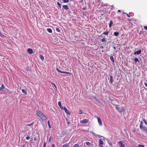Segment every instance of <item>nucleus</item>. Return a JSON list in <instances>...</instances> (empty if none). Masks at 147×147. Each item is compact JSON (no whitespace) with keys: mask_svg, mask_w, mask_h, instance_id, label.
Wrapping results in <instances>:
<instances>
[{"mask_svg":"<svg viewBox=\"0 0 147 147\" xmlns=\"http://www.w3.org/2000/svg\"><path fill=\"white\" fill-rule=\"evenodd\" d=\"M144 27L145 29L146 30H147V26H144Z\"/></svg>","mask_w":147,"mask_h":147,"instance_id":"nucleus-39","label":"nucleus"},{"mask_svg":"<svg viewBox=\"0 0 147 147\" xmlns=\"http://www.w3.org/2000/svg\"><path fill=\"white\" fill-rule=\"evenodd\" d=\"M62 147H68V145L67 144H65L63 145Z\"/></svg>","mask_w":147,"mask_h":147,"instance_id":"nucleus-28","label":"nucleus"},{"mask_svg":"<svg viewBox=\"0 0 147 147\" xmlns=\"http://www.w3.org/2000/svg\"><path fill=\"white\" fill-rule=\"evenodd\" d=\"M101 41L102 42L106 41L105 38H103L102 39Z\"/></svg>","mask_w":147,"mask_h":147,"instance_id":"nucleus-31","label":"nucleus"},{"mask_svg":"<svg viewBox=\"0 0 147 147\" xmlns=\"http://www.w3.org/2000/svg\"><path fill=\"white\" fill-rule=\"evenodd\" d=\"M103 51H104L103 50H102V52H103Z\"/></svg>","mask_w":147,"mask_h":147,"instance_id":"nucleus-50","label":"nucleus"},{"mask_svg":"<svg viewBox=\"0 0 147 147\" xmlns=\"http://www.w3.org/2000/svg\"><path fill=\"white\" fill-rule=\"evenodd\" d=\"M112 104H113V105H115L114 104H113V103Z\"/></svg>","mask_w":147,"mask_h":147,"instance_id":"nucleus-51","label":"nucleus"},{"mask_svg":"<svg viewBox=\"0 0 147 147\" xmlns=\"http://www.w3.org/2000/svg\"><path fill=\"white\" fill-rule=\"evenodd\" d=\"M79 146V145L78 144H75L74 145V147H78Z\"/></svg>","mask_w":147,"mask_h":147,"instance_id":"nucleus-33","label":"nucleus"},{"mask_svg":"<svg viewBox=\"0 0 147 147\" xmlns=\"http://www.w3.org/2000/svg\"><path fill=\"white\" fill-rule=\"evenodd\" d=\"M47 123L48 125V126L50 128H51V127L49 121H48L47 122Z\"/></svg>","mask_w":147,"mask_h":147,"instance_id":"nucleus-27","label":"nucleus"},{"mask_svg":"<svg viewBox=\"0 0 147 147\" xmlns=\"http://www.w3.org/2000/svg\"><path fill=\"white\" fill-rule=\"evenodd\" d=\"M58 105L60 107V108H61V109H62V110H63V108L64 107H63L61 105V101H59L58 102Z\"/></svg>","mask_w":147,"mask_h":147,"instance_id":"nucleus-13","label":"nucleus"},{"mask_svg":"<svg viewBox=\"0 0 147 147\" xmlns=\"http://www.w3.org/2000/svg\"><path fill=\"white\" fill-rule=\"evenodd\" d=\"M113 81V77L111 76H110V82L111 83V84H112V82Z\"/></svg>","mask_w":147,"mask_h":147,"instance_id":"nucleus-12","label":"nucleus"},{"mask_svg":"<svg viewBox=\"0 0 147 147\" xmlns=\"http://www.w3.org/2000/svg\"><path fill=\"white\" fill-rule=\"evenodd\" d=\"M57 5H58V6L60 7V8H61V4L59 2H57Z\"/></svg>","mask_w":147,"mask_h":147,"instance_id":"nucleus-26","label":"nucleus"},{"mask_svg":"<svg viewBox=\"0 0 147 147\" xmlns=\"http://www.w3.org/2000/svg\"><path fill=\"white\" fill-rule=\"evenodd\" d=\"M64 1V2L65 3H68L69 1V0H63Z\"/></svg>","mask_w":147,"mask_h":147,"instance_id":"nucleus-34","label":"nucleus"},{"mask_svg":"<svg viewBox=\"0 0 147 147\" xmlns=\"http://www.w3.org/2000/svg\"><path fill=\"white\" fill-rule=\"evenodd\" d=\"M52 84L53 85V86H54V87L56 89H57V87L56 86V85H55V84L53 83H52Z\"/></svg>","mask_w":147,"mask_h":147,"instance_id":"nucleus-32","label":"nucleus"},{"mask_svg":"<svg viewBox=\"0 0 147 147\" xmlns=\"http://www.w3.org/2000/svg\"><path fill=\"white\" fill-rule=\"evenodd\" d=\"M110 59L111 60V61L113 63H114V59L113 57L112 56H111L110 57Z\"/></svg>","mask_w":147,"mask_h":147,"instance_id":"nucleus-17","label":"nucleus"},{"mask_svg":"<svg viewBox=\"0 0 147 147\" xmlns=\"http://www.w3.org/2000/svg\"><path fill=\"white\" fill-rule=\"evenodd\" d=\"M44 146L43 147H45V146H46V143L45 142H44Z\"/></svg>","mask_w":147,"mask_h":147,"instance_id":"nucleus-42","label":"nucleus"},{"mask_svg":"<svg viewBox=\"0 0 147 147\" xmlns=\"http://www.w3.org/2000/svg\"><path fill=\"white\" fill-rule=\"evenodd\" d=\"M89 120L88 119H84L82 120V121H80V123L82 124L86 123L88 122Z\"/></svg>","mask_w":147,"mask_h":147,"instance_id":"nucleus-6","label":"nucleus"},{"mask_svg":"<svg viewBox=\"0 0 147 147\" xmlns=\"http://www.w3.org/2000/svg\"><path fill=\"white\" fill-rule=\"evenodd\" d=\"M138 147H145L143 145L139 144L138 145Z\"/></svg>","mask_w":147,"mask_h":147,"instance_id":"nucleus-30","label":"nucleus"},{"mask_svg":"<svg viewBox=\"0 0 147 147\" xmlns=\"http://www.w3.org/2000/svg\"><path fill=\"white\" fill-rule=\"evenodd\" d=\"M100 48L101 49H102L104 48V47L103 46H101L100 47Z\"/></svg>","mask_w":147,"mask_h":147,"instance_id":"nucleus-46","label":"nucleus"},{"mask_svg":"<svg viewBox=\"0 0 147 147\" xmlns=\"http://www.w3.org/2000/svg\"><path fill=\"white\" fill-rule=\"evenodd\" d=\"M124 141H120L118 142V144L120 147H125V145L123 144Z\"/></svg>","mask_w":147,"mask_h":147,"instance_id":"nucleus-4","label":"nucleus"},{"mask_svg":"<svg viewBox=\"0 0 147 147\" xmlns=\"http://www.w3.org/2000/svg\"><path fill=\"white\" fill-rule=\"evenodd\" d=\"M125 13V14H126V15L128 17H130V16H129V15L127 13Z\"/></svg>","mask_w":147,"mask_h":147,"instance_id":"nucleus-38","label":"nucleus"},{"mask_svg":"<svg viewBox=\"0 0 147 147\" xmlns=\"http://www.w3.org/2000/svg\"><path fill=\"white\" fill-rule=\"evenodd\" d=\"M63 110H64L65 113L68 114V115H70V113L69 112V111L68 110L66 107H64L63 108Z\"/></svg>","mask_w":147,"mask_h":147,"instance_id":"nucleus-9","label":"nucleus"},{"mask_svg":"<svg viewBox=\"0 0 147 147\" xmlns=\"http://www.w3.org/2000/svg\"><path fill=\"white\" fill-rule=\"evenodd\" d=\"M86 144L88 146H90L91 145V144L89 142H86Z\"/></svg>","mask_w":147,"mask_h":147,"instance_id":"nucleus-22","label":"nucleus"},{"mask_svg":"<svg viewBox=\"0 0 147 147\" xmlns=\"http://www.w3.org/2000/svg\"><path fill=\"white\" fill-rule=\"evenodd\" d=\"M66 120H67V118H66Z\"/></svg>","mask_w":147,"mask_h":147,"instance_id":"nucleus-52","label":"nucleus"},{"mask_svg":"<svg viewBox=\"0 0 147 147\" xmlns=\"http://www.w3.org/2000/svg\"><path fill=\"white\" fill-rule=\"evenodd\" d=\"M141 49H140V50H139V51H138L136 52H134V55H136V54L139 55L140 54H141Z\"/></svg>","mask_w":147,"mask_h":147,"instance_id":"nucleus-10","label":"nucleus"},{"mask_svg":"<svg viewBox=\"0 0 147 147\" xmlns=\"http://www.w3.org/2000/svg\"><path fill=\"white\" fill-rule=\"evenodd\" d=\"M21 147H25V145L23 144L21 145Z\"/></svg>","mask_w":147,"mask_h":147,"instance_id":"nucleus-41","label":"nucleus"},{"mask_svg":"<svg viewBox=\"0 0 147 147\" xmlns=\"http://www.w3.org/2000/svg\"><path fill=\"white\" fill-rule=\"evenodd\" d=\"M36 114L42 120L45 121L46 119V117L41 111H37L36 112Z\"/></svg>","mask_w":147,"mask_h":147,"instance_id":"nucleus-1","label":"nucleus"},{"mask_svg":"<svg viewBox=\"0 0 147 147\" xmlns=\"http://www.w3.org/2000/svg\"><path fill=\"white\" fill-rule=\"evenodd\" d=\"M28 53L30 54H32L33 53V51L31 49H28L27 50Z\"/></svg>","mask_w":147,"mask_h":147,"instance_id":"nucleus-11","label":"nucleus"},{"mask_svg":"<svg viewBox=\"0 0 147 147\" xmlns=\"http://www.w3.org/2000/svg\"><path fill=\"white\" fill-rule=\"evenodd\" d=\"M96 117L97 119L99 125H102V123L101 119L97 116H96Z\"/></svg>","mask_w":147,"mask_h":147,"instance_id":"nucleus-7","label":"nucleus"},{"mask_svg":"<svg viewBox=\"0 0 147 147\" xmlns=\"http://www.w3.org/2000/svg\"><path fill=\"white\" fill-rule=\"evenodd\" d=\"M51 137H50L49 138V142L51 141Z\"/></svg>","mask_w":147,"mask_h":147,"instance_id":"nucleus-44","label":"nucleus"},{"mask_svg":"<svg viewBox=\"0 0 147 147\" xmlns=\"http://www.w3.org/2000/svg\"><path fill=\"white\" fill-rule=\"evenodd\" d=\"M52 147H55V145L54 144H52Z\"/></svg>","mask_w":147,"mask_h":147,"instance_id":"nucleus-43","label":"nucleus"},{"mask_svg":"<svg viewBox=\"0 0 147 147\" xmlns=\"http://www.w3.org/2000/svg\"><path fill=\"white\" fill-rule=\"evenodd\" d=\"M142 121H143V123H144V124H145L147 126V122L146 119L144 118L142 119Z\"/></svg>","mask_w":147,"mask_h":147,"instance_id":"nucleus-15","label":"nucleus"},{"mask_svg":"<svg viewBox=\"0 0 147 147\" xmlns=\"http://www.w3.org/2000/svg\"><path fill=\"white\" fill-rule=\"evenodd\" d=\"M5 88V86L3 84L1 85V87H0V91L4 89Z\"/></svg>","mask_w":147,"mask_h":147,"instance_id":"nucleus-19","label":"nucleus"},{"mask_svg":"<svg viewBox=\"0 0 147 147\" xmlns=\"http://www.w3.org/2000/svg\"><path fill=\"white\" fill-rule=\"evenodd\" d=\"M144 84L145 85V86L147 87V83L145 82L144 83Z\"/></svg>","mask_w":147,"mask_h":147,"instance_id":"nucleus-40","label":"nucleus"},{"mask_svg":"<svg viewBox=\"0 0 147 147\" xmlns=\"http://www.w3.org/2000/svg\"><path fill=\"white\" fill-rule=\"evenodd\" d=\"M34 141H36V138H34Z\"/></svg>","mask_w":147,"mask_h":147,"instance_id":"nucleus-48","label":"nucleus"},{"mask_svg":"<svg viewBox=\"0 0 147 147\" xmlns=\"http://www.w3.org/2000/svg\"><path fill=\"white\" fill-rule=\"evenodd\" d=\"M63 8L65 10H67L69 8L68 6L67 5H63Z\"/></svg>","mask_w":147,"mask_h":147,"instance_id":"nucleus-14","label":"nucleus"},{"mask_svg":"<svg viewBox=\"0 0 147 147\" xmlns=\"http://www.w3.org/2000/svg\"><path fill=\"white\" fill-rule=\"evenodd\" d=\"M56 69L57 71L58 72L60 73H61L67 74H70V75L71 74V73H70L69 72L62 71H61L59 69L57 68H56Z\"/></svg>","mask_w":147,"mask_h":147,"instance_id":"nucleus-5","label":"nucleus"},{"mask_svg":"<svg viewBox=\"0 0 147 147\" xmlns=\"http://www.w3.org/2000/svg\"><path fill=\"white\" fill-rule=\"evenodd\" d=\"M79 113L80 114H82V112L81 110H80L79 111Z\"/></svg>","mask_w":147,"mask_h":147,"instance_id":"nucleus-35","label":"nucleus"},{"mask_svg":"<svg viewBox=\"0 0 147 147\" xmlns=\"http://www.w3.org/2000/svg\"><path fill=\"white\" fill-rule=\"evenodd\" d=\"M134 60L135 61V62L136 63L138 61H139L138 60L137 58H135L134 59Z\"/></svg>","mask_w":147,"mask_h":147,"instance_id":"nucleus-25","label":"nucleus"},{"mask_svg":"<svg viewBox=\"0 0 147 147\" xmlns=\"http://www.w3.org/2000/svg\"><path fill=\"white\" fill-rule=\"evenodd\" d=\"M47 31L49 33H51L52 32V30L51 28H48L47 29Z\"/></svg>","mask_w":147,"mask_h":147,"instance_id":"nucleus-20","label":"nucleus"},{"mask_svg":"<svg viewBox=\"0 0 147 147\" xmlns=\"http://www.w3.org/2000/svg\"><path fill=\"white\" fill-rule=\"evenodd\" d=\"M67 123L68 124H69V122H67Z\"/></svg>","mask_w":147,"mask_h":147,"instance_id":"nucleus-49","label":"nucleus"},{"mask_svg":"<svg viewBox=\"0 0 147 147\" xmlns=\"http://www.w3.org/2000/svg\"><path fill=\"white\" fill-rule=\"evenodd\" d=\"M118 12H121V11L120 10H118Z\"/></svg>","mask_w":147,"mask_h":147,"instance_id":"nucleus-47","label":"nucleus"},{"mask_svg":"<svg viewBox=\"0 0 147 147\" xmlns=\"http://www.w3.org/2000/svg\"><path fill=\"white\" fill-rule=\"evenodd\" d=\"M119 34V32H114V35L117 36Z\"/></svg>","mask_w":147,"mask_h":147,"instance_id":"nucleus-21","label":"nucleus"},{"mask_svg":"<svg viewBox=\"0 0 147 147\" xmlns=\"http://www.w3.org/2000/svg\"><path fill=\"white\" fill-rule=\"evenodd\" d=\"M99 146L100 147H103L102 145L103 144V141L101 140H99L98 142Z\"/></svg>","mask_w":147,"mask_h":147,"instance_id":"nucleus-8","label":"nucleus"},{"mask_svg":"<svg viewBox=\"0 0 147 147\" xmlns=\"http://www.w3.org/2000/svg\"><path fill=\"white\" fill-rule=\"evenodd\" d=\"M109 31H106L105 32H104L102 34L104 35H107L109 34Z\"/></svg>","mask_w":147,"mask_h":147,"instance_id":"nucleus-18","label":"nucleus"},{"mask_svg":"<svg viewBox=\"0 0 147 147\" xmlns=\"http://www.w3.org/2000/svg\"><path fill=\"white\" fill-rule=\"evenodd\" d=\"M113 24V22L112 20H111L110 22V23L109 25V28H111L112 26V24Z\"/></svg>","mask_w":147,"mask_h":147,"instance_id":"nucleus-16","label":"nucleus"},{"mask_svg":"<svg viewBox=\"0 0 147 147\" xmlns=\"http://www.w3.org/2000/svg\"><path fill=\"white\" fill-rule=\"evenodd\" d=\"M94 98H95V100H96V101H98L97 99H96V97H94Z\"/></svg>","mask_w":147,"mask_h":147,"instance_id":"nucleus-45","label":"nucleus"},{"mask_svg":"<svg viewBox=\"0 0 147 147\" xmlns=\"http://www.w3.org/2000/svg\"><path fill=\"white\" fill-rule=\"evenodd\" d=\"M22 91L23 93L25 94L26 95L27 94L26 90L24 89H22Z\"/></svg>","mask_w":147,"mask_h":147,"instance_id":"nucleus-23","label":"nucleus"},{"mask_svg":"<svg viewBox=\"0 0 147 147\" xmlns=\"http://www.w3.org/2000/svg\"><path fill=\"white\" fill-rule=\"evenodd\" d=\"M145 125L143 121H140V128L144 132H147V126Z\"/></svg>","mask_w":147,"mask_h":147,"instance_id":"nucleus-2","label":"nucleus"},{"mask_svg":"<svg viewBox=\"0 0 147 147\" xmlns=\"http://www.w3.org/2000/svg\"><path fill=\"white\" fill-rule=\"evenodd\" d=\"M26 139L27 140H29L30 139V137L29 136H27L26 137Z\"/></svg>","mask_w":147,"mask_h":147,"instance_id":"nucleus-37","label":"nucleus"},{"mask_svg":"<svg viewBox=\"0 0 147 147\" xmlns=\"http://www.w3.org/2000/svg\"><path fill=\"white\" fill-rule=\"evenodd\" d=\"M39 57L40 58V59L42 60H43V59H44V57L42 55H40Z\"/></svg>","mask_w":147,"mask_h":147,"instance_id":"nucleus-24","label":"nucleus"},{"mask_svg":"<svg viewBox=\"0 0 147 147\" xmlns=\"http://www.w3.org/2000/svg\"><path fill=\"white\" fill-rule=\"evenodd\" d=\"M118 106V105H116L115 109L118 112L121 113V112L124 110V108L123 107H121V110H120L119 109V107H117Z\"/></svg>","mask_w":147,"mask_h":147,"instance_id":"nucleus-3","label":"nucleus"},{"mask_svg":"<svg viewBox=\"0 0 147 147\" xmlns=\"http://www.w3.org/2000/svg\"><path fill=\"white\" fill-rule=\"evenodd\" d=\"M56 30L58 32H60V29L58 28H56Z\"/></svg>","mask_w":147,"mask_h":147,"instance_id":"nucleus-29","label":"nucleus"},{"mask_svg":"<svg viewBox=\"0 0 147 147\" xmlns=\"http://www.w3.org/2000/svg\"><path fill=\"white\" fill-rule=\"evenodd\" d=\"M33 124V123H32L30 124H26V125H27V126H30L31 125H32Z\"/></svg>","mask_w":147,"mask_h":147,"instance_id":"nucleus-36","label":"nucleus"}]
</instances>
